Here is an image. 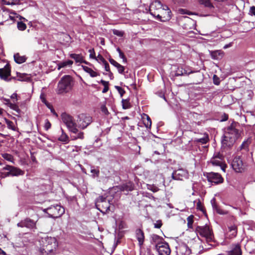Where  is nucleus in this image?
Returning a JSON list of instances; mask_svg holds the SVG:
<instances>
[{
  "mask_svg": "<svg viewBox=\"0 0 255 255\" xmlns=\"http://www.w3.org/2000/svg\"><path fill=\"white\" fill-rule=\"evenodd\" d=\"M200 4L204 5L205 7L209 8L213 7V4L209 0H199Z\"/></svg>",
  "mask_w": 255,
  "mask_h": 255,
  "instance_id": "72a5a7b5",
  "label": "nucleus"
},
{
  "mask_svg": "<svg viewBox=\"0 0 255 255\" xmlns=\"http://www.w3.org/2000/svg\"><path fill=\"white\" fill-rule=\"evenodd\" d=\"M155 247L159 255H169L170 254L171 250L169 246L165 242L158 243L155 245Z\"/></svg>",
  "mask_w": 255,
  "mask_h": 255,
  "instance_id": "9d476101",
  "label": "nucleus"
},
{
  "mask_svg": "<svg viewBox=\"0 0 255 255\" xmlns=\"http://www.w3.org/2000/svg\"><path fill=\"white\" fill-rule=\"evenodd\" d=\"M143 122L146 128H150L151 126V120L150 117L146 114H144L142 117Z\"/></svg>",
  "mask_w": 255,
  "mask_h": 255,
  "instance_id": "393cba45",
  "label": "nucleus"
},
{
  "mask_svg": "<svg viewBox=\"0 0 255 255\" xmlns=\"http://www.w3.org/2000/svg\"><path fill=\"white\" fill-rule=\"evenodd\" d=\"M109 90V87H104V88L103 89V91H102V92L103 93H105L106 92H107Z\"/></svg>",
  "mask_w": 255,
  "mask_h": 255,
  "instance_id": "338daca9",
  "label": "nucleus"
},
{
  "mask_svg": "<svg viewBox=\"0 0 255 255\" xmlns=\"http://www.w3.org/2000/svg\"><path fill=\"white\" fill-rule=\"evenodd\" d=\"M74 80L70 75L64 76L58 82L57 93L61 94L69 92L74 85Z\"/></svg>",
  "mask_w": 255,
  "mask_h": 255,
  "instance_id": "f03ea898",
  "label": "nucleus"
},
{
  "mask_svg": "<svg viewBox=\"0 0 255 255\" xmlns=\"http://www.w3.org/2000/svg\"><path fill=\"white\" fill-rule=\"evenodd\" d=\"M237 124L232 123L225 129L222 143L224 146L231 147L240 137L241 132L237 128Z\"/></svg>",
  "mask_w": 255,
  "mask_h": 255,
  "instance_id": "f257e3e1",
  "label": "nucleus"
},
{
  "mask_svg": "<svg viewBox=\"0 0 255 255\" xmlns=\"http://www.w3.org/2000/svg\"><path fill=\"white\" fill-rule=\"evenodd\" d=\"M17 28L20 30H24L26 28V25L22 22H18L17 24Z\"/></svg>",
  "mask_w": 255,
  "mask_h": 255,
  "instance_id": "79ce46f5",
  "label": "nucleus"
},
{
  "mask_svg": "<svg viewBox=\"0 0 255 255\" xmlns=\"http://www.w3.org/2000/svg\"><path fill=\"white\" fill-rule=\"evenodd\" d=\"M250 143L248 140L244 141L240 146V149L247 150Z\"/></svg>",
  "mask_w": 255,
  "mask_h": 255,
  "instance_id": "a19ab883",
  "label": "nucleus"
},
{
  "mask_svg": "<svg viewBox=\"0 0 255 255\" xmlns=\"http://www.w3.org/2000/svg\"><path fill=\"white\" fill-rule=\"evenodd\" d=\"M150 188H148V189H149V190H151L153 192H156L158 191V190H159L158 187H157L156 186H150Z\"/></svg>",
  "mask_w": 255,
  "mask_h": 255,
  "instance_id": "bf43d9fd",
  "label": "nucleus"
},
{
  "mask_svg": "<svg viewBox=\"0 0 255 255\" xmlns=\"http://www.w3.org/2000/svg\"><path fill=\"white\" fill-rule=\"evenodd\" d=\"M118 70V72L120 73V74H123L124 72V70H125V67L122 66V65L121 64H119V65L118 66H117V67H116Z\"/></svg>",
  "mask_w": 255,
  "mask_h": 255,
  "instance_id": "603ef678",
  "label": "nucleus"
},
{
  "mask_svg": "<svg viewBox=\"0 0 255 255\" xmlns=\"http://www.w3.org/2000/svg\"><path fill=\"white\" fill-rule=\"evenodd\" d=\"M61 118L62 122L66 125L70 132L74 133L78 132L77 125L72 116L66 113H63L61 115Z\"/></svg>",
  "mask_w": 255,
  "mask_h": 255,
  "instance_id": "39448f33",
  "label": "nucleus"
},
{
  "mask_svg": "<svg viewBox=\"0 0 255 255\" xmlns=\"http://www.w3.org/2000/svg\"><path fill=\"white\" fill-rule=\"evenodd\" d=\"M43 211L47 213L49 217L57 218L61 217L65 213V209L61 205L56 204L44 209Z\"/></svg>",
  "mask_w": 255,
  "mask_h": 255,
  "instance_id": "7ed1b4c3",
  "label": "nucleus"
},
{
  "mask_svg": "<svg viewBox=\"0 0 255 255\" xmlns=\"http://www.w3.org/2000/svg\"><path fill=\"white\" fill-rule=\"evenodd\" d=\"M151 239H152V241L156 244L157 245V244L158 243H160L161 242H164L163 241V240L162 238H161L160 237H159V236L157 235H155V234H153L151 236Z\"/></svg>",
  "mask_w": 255,
  "mask_h": 255,
  "instance_id": "2f4dec72",
  "label": "nucleus"
},
{
  "mask_svg": "<svg viewBox=\"0 0 255 255\" xmlns=\"http://www.w3.org/2000/svg\"><path fill=\"white\" fill-rule=\"evenodd\" d=\"M117 51L118 52V53L119 54L120 57L123 60L124 62H126L127 59H126L124 54L122 52V51L121 50V49L119 48H118L117 49Z\"/></svg>",
  "mask_w": 255,
  "mask_h": 255,
  "instance_id": "a18cd8bd",
  "label": "nucleus"
},
{
  "mask_svg": "<svg viewBox=\"0 0 255 255\" xmlns=\"http://www.w3.org/2000/svg\"><path fill=\"white\" fill-rule=\"evenodd\" d=\"M229 237L230 238H235L237 234V227L236 225H232L229 227Z\"/></svg>",
  "mask_w": 255,
  "mask_h": 255,
  "instance_id": "b1692460",
  "label": "nucleus"
},
{
  "mask_svg": "<svg viewBox=\"0 0 255 255\" xmlns=\"http://www.w3.org/2000/svg\"><path fill=\"white\" fill-rule=\"evenodd\" d=\"M91 173H92V177H98L99 176L100 171L99 170L95 169L93 167H91Z\"/></svg>",
  "mask_w": 255,
  "mask_h": 255,
  "instance_id": "58836bf2",
  "label": "nucleus"
},
{
  "mask_svg": "<svg viewBox=\"0 0 255 255\" xmlns=\"http://www.w3.org/2000/svg\"><path fill=\"white\" fill-rule=\"evenodd\" d=\"M36 221H34L29 218L21 220L20 222L17 223V226L18 227L24 228L25 227L30 230H35L36 227Z\"/></svg>",
  "mask_w": 255,
  "mask_h": 255,
  "instance_id": "9b49d317",
  "label": "nucleus"
},
{
  "mask_svg": "<svg viewBox=\"0 0 255 255\" xmlns=\"http://www.w3.org/2000/svg\"><path fill=\"white\" fill-rule=\"evenodd\" d=\"M249 14L250 15L255 16V6H252L250 7Z\"/></svg>",
  "mask_w": 255,
  "mask_h": 255,
  "instance_id": "5fc2aeb1",
  "label": "nucleus"
},
{
  "mask_svg": "<svg viewBox=\"0 0 255 255\" xmlns=\"http://www.w3.org/2000/svg\"><path fill=\"white\" fill-rule=\"evenodd\" d=\"M163 9L165 10V11H164L163 14H165V15H166V16H164V19H161V21H168L171 17V11L167 6H165V8H163Z\"/></svg>",
  "mask_w": 255,
  "mask_h": 255,
  "instance_id": "bb28decb",
  "label": "nucleus"
},
{
  "mask_svg": "<svg viewBox=\"0 0 255 255\" xmlns=\"http://www.w3.org/2000/svg\"><path fill=\"white\" fill-rule=\"evenodd\" d=\"M92 122V118L85 114H81L78 116V127L82 129L87 127Z\"/></svg>",
  "mask_w": 255,
  "mask_h": 255,
  "instance_id": "1a4fd4ad",
  "label": "nucleus"
},
{
  "mask_svg": "<svg viewBox=\"0 0 255 255\" xmlns=\"http://www.w3.org/2000/svg\"><path fill=\"white\" fill-rule=\"evenodd\" d=\"M231 165L233 169L237 172H242L245 169V164L240 156L234 158Z\"/></svg>",
  "mask_w": 255,
  "mask_h": 255,
  "instance_id": "6e6552de",
  "label": "nucleus"
},
{
  "mask_svg": "<svg viewBox=\"0 0 255 255\" xmlns=\"http://www.w3.org/2000/svg\"><path fill=\"white\" fill-rule=\"evenodd\" d=\"M95 59H96L97 61H101L103 63H105L106 62L104 57L100 54H99L97 57H96Z\"/></svg>",
  "mask_w": 255,
  "mask_h": 255,
  "instance_id": "6e6d98bb",
  "label": "nucleus"
},
{
  "mask_svg": "<svg viewBox=\"0 0 255 255\" xmlns=\"http://www.w3.org/2000/svg\"><path fill=\"white\" fill-rule=\"evenodd\" d=\"M101 109L102 112L105 115H107L109 114L108 110L107 107H106V106L105 105H103L101 106Z\"/></svg>",
  "mask_w": 255,
  "mask_h": 255,
  "instance_id": "de8ad7c7",
  "label": "nucleus"
},
{
  "mask_svg": "<svg viewBox=\"0 0 255 255\" xmlns=\"http://www.w3.org/2000/svg\"><path fill=\"white\" fill-rule=\"evenodd\" d=\"M213 79H214V84L216 85H218L219 84V82L218 81H217V80H218V78L217 77V76L216 75H214V77H213Z\"/></svg>",
  "mask_w": 255,
  "mask_h": 255,
  "instance_id": "0e129e2a",
  "label": "nucleus"
},
{
  "mask_svg": "<svg viewBox=\"0 0 255 255\" xmlns=\"http://www.w3.org/2000/svg\"><path fill=\"white\" fill-rule=\"evenodd\" d=\"M17 95L16 93H13L11 95L10 98L13 100V102L14 103L15 101H16L17 100Z\"/></svg>",
  "mask_w": 255,
  "mask_h": 255,
  "instance_id": "680f3d73",
  "label": "nucleus"
},
{
  "mask_svg": "<svg viewBox=\"0 0 255 255\" xmlns=\"http://www.w3.org/2000/svg\"><path fill=\"white\" fill-rule=\"evenodd\" d=\"M62 134L59 137L58 140L65 143H67L69 141V137L68 135L64 132L63 130L61 128Z\"/></svg>",
  "mask_w": 255,
  "mask_h": 255,
  "instance_id": "c756f323",
  "label": "nucleus"
},
{
  "mask_svg": "<svg viewBox=\"0 0 255 255\" xmlns=\"http://www.w3.org/2000/svg\"><path fill=\"white\" fill-rule=\"evenodd\" d=\"M89 52L90 53V57L91 58L96 59L95 53L94 49H89Z\"/></svg>",
  "mask_w": 255,
  "mask_h": 255,
  "instance_id": "3c124183",
  "label": "nucleus"
},
{
  "mask_svg": "<svg viewBox=\"0 0 255 255\" xmlns=\"http://www.w3.org/2000/svg\"><path fill=\"white\" fill-rule=\"evenodd\" d=\"M179 249L180 252L184 255H190L191 254V250L186 244L181 245Z\"/></svg>",
  "mask_w": 255,
  "mask_h": 255,
  "instance_id": "412c9836",
  "label": "nucleus"
},
{
  "mask_svg": "<svg viewBox=\"0 0 255 255\" xmlns=\"http://www.w3.org/2000/svg\"><path fill=\"white\" fill-rule=\"evenodd\" d=\"M71 58L74 59L76 62L79 63H84L87 64V62H86L83 58V57L81 54H71L70 55Z\"/></svg>",
  "mask_w": 255,
  "mask_h": 255,
  "instance_id": "4be33fe9",
  "label": "nucleus"
},
{
  "mask_svg": "<svg viewBox=\"0 0 255 255\" xmlns=\"http://www.w3.org/2000/svg\"><path fill=\"white\" fill-rule=\"evenodd\" d=\"M103 64L104 65L105 70L107 72H110V69L108 63L106 61L105 63H104Z\"/></svg>",
  "mask_w": 255,
  "mask_h": 255,
  "instance_id": "13d9d810",
  "label": "nucleus"
},
{
  "mask_svg": "<svg viewBox=\"0 0 255 255\" xmlns=\"http://www.w3.org/2000/svg\"><path fill=\"white\" fill-rule=\"evenodd\" d=\"M83 69L87 73L89 74L91 77H97L99 74L94 70H93L91 68H89L86 66H82Z\"/></svg>",
  "mask_w": 255,
  "mask_h": 255,
  "instance_id": "a878e982",
  "label": "nucleus"
},
{
  "mask_svg": "<svg viewBox=\"0 0 255 255\" xmlns=\"http://www.w3.org/2000/svg\"><path fill=\"white\" fill-rule=\"evenodd\" d=\"M207 178L209 182L214 183L216 184L221 183L223 182V178L221 175L218 173H208Z\"/></svg>",
  "mask_w": 255,
  "mask_h": 255,
  "instance_id": "ddd939ff",
  "label": "nucleus"
},
{
  "mask_svg": "<svg viewBox=\"0 0 255 255\" xmlns=\"http://www.w3.org/2000/svg\"><path fill=\"white\" fill-rule=\"evenodd\" d=\"M42 242L45 253H51L58 247L57 240L54 237L46 236L42 238Z\"/></svg>",
  "mask_w": 255,
  "mask_h": 255,
  "instance_id": "20e7f679",
  "label": "nucleus"
},
{
  "mask_svg": "<svg viewBox=\"0 0 255 255\" xmlns=\"http://www.w3.org/2000/svg\"><path fill=\"white\" fill-rule=\"evenodd\" d=\"M187 171L183 169H178L174 171L172 174V178L177 180H182L184 178H187Z\"/></svg>",
  "mask_w": 255,
  "mask_h": 255,
  "instance_id": "4468645a",
  "label": "nucleus"
},
{
  "mask_svg": "<svg viewBox=\"0 0 255 255\" xmlns=\"http://www.w3.org/2000/svg\"><path fill=\"white\" fill-rule=\"evenodd\" d=\"M197 230L200 235L206 239L207 243L211 242L213 241V234L208 226L198 227Z\"/></svg>",
  "mask_w": 255,
  "mask_h": 255,
  "instance_id": "0eeeda50",
  "label": "nucleus"
},
{
  "mask_svg": "<svg viewBox=\"0 0 255 255\" xmlns=\"http://www.w3.org/2000/svg\"><path fill=\"white\" fill-rule=\"evenodd\" d=\"M109 61L112 65H113V66H114L116 67H117V66H118L120 64L117 61H116L115 60H114L113 59H112V58H110L109 59Z\"/></svg>",
  "mask_w": 255,
  "mask_h": 255,
  "instance_id": "4d7b16f0",
  "label": "nucleus"
},
{
  "mask_svg": "<svg viewBox=\"0 0 255 255\" xmlns=\"http://www.w3.org/2000/svg\"><path fill=\"white\" fill-rule=\"evenodd\" d=\"M211 203L212 204V206L213 207V208L215 210H216V211L217 212V213H219V214H222L221 212L220 211V210L218 209V207H217V205H216V200L215 198H213L211 200Z\"/></svg>",
  "mask_w": 255,
  "mask_h": 255,
  "instance_id": "4c0bfd02",
  "label": "nucleus"
},
{
  "mask_svg": "<svg viewBox=\"0 0 255 255\" xmlns=\"http://www.w3.org/2000/svg\"><path fill=\"white\" fill-rule=\"evenodd\" d=\"M18 80L19 81H27L29 80V78L26 74H21L18 77Z\"/></svg>",
  "mask_w": 255,
  "mask_h": 255,
  "instance_id": "49530a36",
  "label": "nucleus"
},
{
  "mask_svg": "<svg viewBox=\"0 0 255 255\" xmlns=\"http://www.w3.org/2000/svg\"><path fill=\"white\" fill-rule=\"evenodd\" d=\"M133 186L132 184L130 183L126 184H124L121 187V190L122 191H131L133 190Z\"/></svg>",
  "mask_w": 255,
  "mask_h": 255,
  "instance_id": "473e14b6",
  "label": "nucleus"
},
{
  "mask_svg": "<svg viewBox=\"0 0 255 255\" xmlns=\"http://www.w3.org/2000/svg\"><path fill=\"white\" fill-rule=\"evenodd\" d=\"M242 252L239 244L233 245L231 251L228 252V255H242Z\"/></svg>",
  "mask_w": 255,
  "mask_h": 255,
  "instance_id": "a211bd4d",
  "label": "nucleus"
},
{
  "mask_svg": "<svg viewBox=\"0 0 255 255\" xmlns=\"http://www.w3.org/2000/svg\"><path fill=\"white\" fill-rule=\"evenodd\" d=\"M162 225V224L161 221L158 220L154 224V227L155 228L159 229L161 227Z\"/></svg>",
  "mask_w": 255,
  "mask_h": 255,
  "instance_id": "864d4df0",
  "label": "nucleus"
},
{
  "mask_svg": "<svg viewBox=\"0 0 255 255\" xmlns=\"http://www.w3.org/2000/svg\"><path fill=\"white\" fill-rule=\"evenodd\" d=\"M6 101V104L12 110H14L17 112H18L19 110L18 109V107L14 104V103H11L10 102L9 100H5Z\"/></svg>",
  "mask_w": 255,
  "mask_h": 255,
  "instance_id": "c9c22d12",
  "label": "nucleus"
},
{
  "mask_svg": "<svg viewBox=\"0 0 255 255\" xmlns=\"http://www.w3.org/2000/svg\"><path fill=\"white\" fill-rule=\"evenodd\" d=\"M209 137L208 134H205L203 137L195 138L194 141L196 142H200L202 144H205L209 141Z\"/></svg>",
  "mask_w": 255,
  "mask_h": 255,
  "instance_id": "7c9ffc66",
  "label": "nucleus"
},
{
  "mask_svg": "<svg viewBox=\"0 0 255 255\" xmlns=\"http://www.w3.org/2000/svg\"><path fill=\"white\" fill-rule=\"evenodd\" d=\"M224 55V53L221 50H216L212 51L211 52V55L213 59L218 60L221 59Z\"/></svg>",
  "mask_w": 255,
  "mask_h": 255,
  "instance_id": "5701e85b",
  "label": "nucleus"
},
{
  "mask_svg": "<svg viewBox=\"0 0 255 255\" xmlns=\"http://www.w3.org/2000/svg\"><path fill=\"white\" fill-rule=\"evenodd\" d=\"M100 83L104 86V87H109V82L101 80Z\"/></svg>",
  "mask_w": 255,
  "mask_h": 255,
  "instance_id": "052dcab7",
  "label": "nucleus"
},
{
  "mask_svg": "<svg viewBox=\"0 0 255 255\" xmlns=\"http://www.w3.org/2000/svg\"><path fill=\"white\" fill-rule=\"evenodd\" d=\"M228 119V115L224 114L223 116V118L221 120V122H224Z\"/></svg>",
  "mask_w": 255,
  "mask_h": 255,
  "instance_id": "e2e57ef3",
  "label": "nucleus"
},
{
  "mask_svg": "<svg viewBox=\"0 0 255 255\" xmlns=\"http://www.w3.org/2000/svg\"><path fill=\"white\" fill-rule=\"evenodd\" d=\"M51 125L49 121L48 120L45 121L44 128L45 130H47L51 128Z\"/></svg>",
  "mask_w": 255,
  "mask_h": 255,
  "instance_id": "09e8293b",
  "label": "nucleus"
},
{
  "mask_svg": "<svg viewBox=\"0 0 255 255\" xmlns=\"http://www.w3.org/2000/svg\"><path fill=\"white\" fill-rule=\"evenodd\" d=\"M136 238L138 242V245L141 247L144 241V235L143 232L141 229H137L135 231Z\"/></svg>",
  "mask_w": 255,
  "mask_h": 255,
  "instance_id": "6ab92c4d",
  "label": "nucleus"
},
{
  "mask_svg": "<svg viewBox=\"0 0 255 255\" xmlns=\"http://www.w3.org/2000/svg\"><path fill=\"white\" fill-rule=\"evenodd\" d=\"M211 163L215 166H220L223 170L225 171V167L224 164H223L222 161V155L218 153L217 155H215L211 159Z\"/></svg>",
  "mask_w": 255,
  "mask_h": 255,
  "instance_id": "2eb2a0df",
  "label": "nucleus"
},
{
  "mask_svg": "<svg viewBox=\"0 0 255 255\" xmlns=\"http://www.w3.org/2000/svg\"><path fill=\"white\" fill-rule=\"evenodd\" d=\"M193 73L194 71L190 70L189 68L178 67L175 73V75L176 76L189 75Z\"/></svg>",
  "mask_w": 255,
  "mask_h": 255,
  "instance_id": "f3484780",
  "label": "nucleus"
},
{
  "mask_svg": "<svg viewBox=\"0 0 255 255\" xmlns=\"http://www.w3.org/2000/svg\"><path fill=\"white\" fill-rule=\"evenodd\" d=\"M180 12L181 13H187L189 15H190L191 14V12H185V10L184 9H180L179 10Z\"/></svg>",
  "mask_w": 255,
  "mask_h": 255,
  "instance_id": "69168bd1",
  "label": "nucleus"
},
{
  "mask_svg": "<svg viewBox=\"0 0 255 255\" xmlns=\"http://www.w3.org/2000/svg\"><path fill=\"white\" fill-rule=\"evenodd\" d=\"M187 225L189 228H192V224L193 223V216L191 215L189 216L187 219Z\"/></svg>",
  "mask_w": 255,
  "mask_h": 255,
  "instance_id": "ea45409f",
  "label": "nucleus"
},
{
  "mask_svg": "<svg viewBox=\"0 0 255 255\" xmlns=\"http://www.w3.org/2000/svg\"><path fill=\"white\" fill-rule=\"evenodd\" d=\"M73 62L71 60L61 62L58 64V70H59L61 68L65 67L67 66H70L73 64Z\"/></svg>",
  "mask_w": 255,
  "mask_h": 255,
  "instance_id": "c85d7f7f",
  "label": "nucleus"
},
{
  "mask_svg": "<svg viewBox=\"0 0 255 255\" xmlns=\"http://www.w3.org/2000/svg\"><path fill=\"white\" fill-rule=\"evenodd\" d=\"M2 170L8 171L5 174V176H18L24 174V172L20 169L11 165H6L2 168Z\"/></svg>",
  "mask_w": 255,
  "mask_h": 255,
  "instance_id": "f8f14e48",
  "label": "nucleus"
},
{
  "mask_svg": "<svg viewBox=\"0 0 255 255\" xmlns=\"http://www.w3.org/2000/svg\"><path fill=\"white\" fill-rule=\"evenodd\" d=\"M113 34L120 37L123 36L124 32L117 29H113Z\"/></svg>",
  "mask_w": 255,
  "mask_h": 255,
  "instance_id": "37998d69",
  "label": "nucleus"
},
{
  "mask_svg": "<svg viewBox=\"0 0 255 255\" xmlns=\"http://www.w3.org/2000/svg\"><path fill=\"white\" fill-rule=\"evenodd\" d=\"M122 102L123 108L124 109H128L130 107V105L128 100L123 99Z\"/></svg>",
  "mask_w": 255,
  "mask_h": 255,
  "instance_id": "e433bc0d",
  "label": "nucleus"
},
{
  "mask_svg": "<svg viewBox=\"0 0 255 255\" xmlns=\"http://www.w3.org/2000/svg\"><path fill=\"white\" fill-rule=\"evenodd\" d=\"M1 155L4 159L13 163V157L12 155L7 153H1Z\"/></svg>",
  "mask_w": 255,
  "mask_h": 255,
  "instance_id": "f704fd0d",
  "label": "nucleus"
},
{
  "mask_svg": "<svg viewBox=\"0 0 255 255\" xmlns=\"http://www.w3.org/2000/svg\"><path fill=\"white\" fill-rule=\"evenodd\" d=\"M3 16H4L5 18L8 16L11 20L13 21L15 20V18L18 17H19V19H25L24 17L19 15L16 12L11 11L8 9L3 10Z\"/></svg>",
  "mask_w": 255,
  "mask_h": 255,
  "instance_id": "dca6fc26",
  "label": "nucleus"
},
{
  "mask_svg": "<svg viewBox=\"0 0 255 255\" xmlns=\"http://www.w3.org/2000/svg\"><path fill=\"white\" fill-rule=\"evenodd\" d=\"M96 206L101 212L105 213L110 210V204L106 198L103 196L99 197L96 201Z\"/></svg>",
  "mask_w": 255,
  "mask_h": 255,
  "instance_id": "423d86ee",
  "label": "nucleus"
},
{
  "mask_svg": "<svg viewBox=\"0 0 255 255\" xmlns=\"http://www.w3.org/2000/svg\"><path fill=\"white\" fill-rule=\"evenodd\" d=\"M10 74V71L8 68L5 67L0 69V78L1 79L6 80Z\"/></svg>",
  "mask_w": 255,
  "mask_h": 255,
  "instance_id": "aec40b11",
  "label": "nucleus"
},
{
  "mask_svg": "<svg viewBox=\"0 0 255 255\" xmlns=\"http://www.w3.org/2000/svg\"><path fill=\"white\" fill-rule=\"evenodd\" d=\"M77 133V135L74 137V139H78V138H80V139H83L84 138V133H83V132H78Z\"/></svg>",
  "mask_w": 255,
  "mask_h": 255,
  "instance_id": "8fccbe9b",
  "label": "nucleus"
},
{
  "mask_svg": "<svg viewBox=\"0 0 255 255\" xmlns=\"http://www.w3.org/2000/svg\"><path fill=\"white\" fill-rule=\"evenodd\" d=\"M115 87L118 91L121 97H123L124 94L125 93V91L124 90V89H123L122 87L118 86H115Z\"/></svg>",
  "mask_w": 255,
  "mask_h": 255,
  "instance_id": "c03bdc74",
  "label": "nucleus"
},
{
  "mask_svg": "<svg viewBox=\"0 0 255 255\" xmlns=\"http://www.w3.org/2000/svg\"><path fill=\"white\" fill-rule=\"evenodd\" d=\"M14 61L18 64H21L26 60V57L24 56H20L19 53L14 55Z\"/></svg>",
  "mask_w": 255,
  "mask_h": 255,
  "instance_id": "cd10ccee",
  "label": "nucleus"
},
{
  "mask_svg": "<svg viewBox=\"0 0 255 255\" xmlns=\"http://www.w3.org/2000/svg\"><path fill=\"white\" fill-rule=\"evenodd\" d=\"M40 99L43 103L46 104V100L42 95L40 96Z\"/></svg>",
  "mask_w": 255,
  "mask_h": 255,
  "instance_id": "774afa93",
  "label": "nucleus"
}]
</instances>
